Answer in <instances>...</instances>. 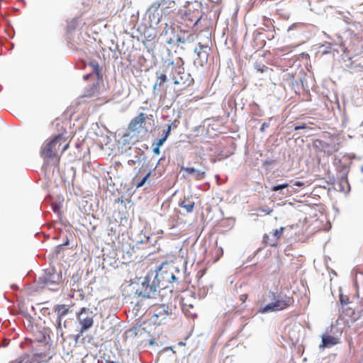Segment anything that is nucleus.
<instances>
[{"label":"nucleus","instance_id":"obj_35","mask_svg":"<svg viewBox=\"0 0 363 363\" xmlns=\"http://www.w3.org/2000/svg\"><path fill=\"white\" fill-rule=\"evenodd\" d=\"M57 207H55V208H54V211H55V212H56V211H57Z\"/></svg>","mask_w":363,"mask_h":363},{"label":"nucleus","instance_id":"obj_23","mask_svg":"<svg viewBox=\"0 0 363 363\" xmlns=\"http://www.w3.org/2000/svg\"><path fill=\"white\" fill-rule=\"evenodd\" d=\"M10 363H31V362L28 357H23L13 360Z\"/></svg>","mask_w":363,"mask_h":363},{"label":"nucleus","instance_id":"obj_29","mask_svg":"<svg viewBox=\"0 0 363 363\" xmlns=\"http://www.w3.org/2000/svg\"><path fill=\"white\" fill-rule=\"evenodd\" d=\"M268 126H269V125L267 123H264L260 128V130L263 132L265 128H267Z\"/></svg>","mask_w":363,"mask_h":363},{"label":"nucleus","instance_id":"obj_25","mask_svg":"<svg viewBox=\"0 0 363 363\" xmlns=\"http://www.w3.org/2000/svg\"><path fill=\"white\" fill-rule=\"evenodd\" d=\"M304 185V184L303 182H296L294 185L291 186V189L293 190H296V187H301Z\"/></svg>","mask_w":363,"mask_h":363},{"label":"nucleus","instance_id":"obj_36","mask_svg":"<svg viewBox=\"0 0 363 363\" xmlns=\"http://www.w3.org/2000/svg\"><path fill=\"white\" fill-rule=\"evenodd\" d=\"M362 304H363V298H362Z\"/></svg>","mask_w":363,"mask_h":363},{"label":"nucleus","instance_id":"obj_22","mask_svg":"<svg viewBox=\"0 0 363 363\" xmlns=\"http://www.w3.org/2000/svg\"><path fill=\"white\" fill-rule=\"evenodd\" d=\"M150 172H148L141 180L140 182H139L137 184H136V187L137 188H140V187H142L145 183L146 182V181L148 179V178L150 177Z\"/></svg>","mask_w":363,"mask_h":363},{"label":"nucleus","instance_id":"obj_14","mask_svg":"<svg viewBox=\"0 0 363 363\" xmlns=\"http://www.w3.org/2000/svg\"><path fill=\"white\" fill-rule=\"evenodd\" d=\"M157 79L153 86V90L155 92L160 91L162 85L167 82V77L166 74L157 72Z\"/></svg>","mask_w":363,"mask_h":363},{"label":"nucleus","instance_id":"obj_8","mask_svg":"<svg viewBox=\"0 0 363 363\" xmlns=\"http://www.w3.org/2000/svg\"><path fill=\"white\" fill-rule=\"evenodd\" d=\"M161 4L158 1L154 2L148 9L147 13L152 23L158 24L162 18V13L159 11Z\"/></svg>","mask_w":363,"mask_h":363},{"label":"nucleus","instance_id":"obj_1","mask_svg":"<svg viewBox=\"0 0 363 363\" xmlns=\"http://www.w3.org/2000/svg\"><path fill=\"white\" fill-rule=\"evenodd\" d=\"M69 147L66 140L62 135H58L50 140L45 141L40 150L41 156L43 158L59 157V152L62 154Z\"/></svg>","mask_w":363,"mask_h":363},{"label":"nucleus","instance_id":"obj_2","mask_svg":"<svg viewBox=\"0 0 363 363\" xmlns=\"http://www.w3.org/2000/svg\"><path fill=\"white\" fill-rule=\"evenodd\" d=\"M94 316V311L89 308H82L77 313L76 317L80 325V333L82 334L93 326Z\"/></svg>","mask_w":363,"mask_h":363},{"label":"nucleus","instance_id":"obj_27","mask_svg":"<svg viewBox=\"0 0 363 363\" xmlns=\"http://www.w3.org/2000/svg\"><path fill=\"white\" fill-rule=\"evenodd\" d=\"M308 128V126L306 125H297L294 128L296 130H301V129H306Z\"/></svg>","mask_w":363,"mask_h":363},{"label":"nucleus","instance_id":"obj_15","mask_svg":"<svg viewBox=\"0 0 363 363\" xmlns=\"http://www.w3.org/2000/svg\"><path fill=\"white\" fill-rule=\"evenodd\" d=\"M337 344L336 338L330 335H323L320 347H328Z\"/></svg>","mask_w":363,"mask_h":363},{"label":"nucleus","instance_id":"obj_21","mask_svg":"<svg viewBox=\"0 0 363 363\" xmlns=\"http://www.w3.org/2000/svg\"><path fill=\"white\" fill-rule=\"evenodd\" d=\"M62 321V319L57 318L56 329H57V335L63 337Z\"/></svg>","mask_w":363,"mask_h":363},{"label":"nucleus","instance_id":"obj_4","mask_svg":"<svg viewBox=\"0 0 363 363\" xmlns=\"http://www.w3.org/2000/svg\"><path fill=\"white\" fill-rule=\"evenodd\" d=\"M160 283L155 279L152 284H150L149 277H147L142 283V289L137 290V294L145 298H155L158 295Z\"/></svg>","mask_w":363,"mask_h":363},{"label":"nucleus","instance_id":"obj_11","mask_svg":"<svg viewBox=\"0 0 363 363\" xmlns=\"http://www.w3.org/2000/svg\"><path fill=\"white\" fill-rule=\"evenodd\" d=\"M182 169L191 175L196 180H201L206 177V172L201 169H196L194 167H182Z\"/></svg>","mask_w":363,"mask_h":363},{"label":"nucleus","instance_id":"obj_3","mask_svg":"<svg viewBox=\"0 0 363 363\" xmlns=\"http://www.w3.org/2000/svg\"><path fill=\"white\" fill-rule=\"evenodd\" d=\"M42 279L45 286L50 290H55L56 286L62 281V274L60 272H57L55 269L50 268L45 271Z\"/></svg>","mask_w":363,"mask_h":363},{"label":"nucleus","instance_id":"obj_30","mask_svg":"<svg viewBox=\"0 0 363 363\" xmlns=\"http://www.w3.org/2000/svg\"><path fill=\"white\" fill-rule=\"evenodd\" d=\"M177 40L182 43H184L186 42V40L184 38L179 36L177 38Z\"/></svg>","mask_w":363,"mask_h":363},{"label":"nucleus","instance_id":"obj_37","mask_svg":"<svg viewBox=\"0 0 363 363\" xmlns=\"http://www.w3.org/2000/svg\"><path fill=\"white\" fill-rule=\"evenodd\" d=\"M362 172H363V167H362Z\"/></svg>","mask_w":363,"mask_h":363},{"label":"nucleus","instance_id":"obj_13","mask_svg":"<svg viewBox=\"0 0 363 363\" xmlns=\"http://www.w3.org/2000/svg\"><path fill=\"white\" fill-rule=\"evenodd\" d=\"M175 279L176 277L172 272H161L155 275V279H157V282L167 281L171 283L173 282Z\"/></svg>","mask_w":363,"mask_h":363},{"label":"nucleus","instance_id":"obj_9","mask_svg":"<svg viewBox=\"0 0 363 363\" xmlns=\"http://www.w3.org/2000/svg\"><path fill=\"white\" fill-rule=\"evenodd\" d=\"M209 50L210 48L207 45H201V43H199V48H196L194 50V52L197 55L196 61H198V63L203 66L205 63L207 62L208 55H209Z\"/></svg>","mask_w":363,"mask_h":363},{"label":"nucleus","instance_id":"obj_34","mask_svg":"<svg viewBox=\"0 0 363 363\" xmlns=\"http://www.w3.org/2000/svg\"><path fill=\"white\" fill-rule=\"evenodd\" d=\"M340 301H341L342 304H345V300H342V298H340Z\"/></svg>","mask_w":363,"mask_h":363},{"label":"nucleus","instance_id":"obj_31","mask_svg":"<svg viewBox=\"0 0 363 363\" xmlns=\"http://www.w3.org/2000/svg\"><path fill=\"white\" fill-rule=\"evenodd\" d=\"M267 69V67L263 66V67H262V68L259 69L258 70H259V72H264Z\"/></svg>","mask_w":363,"mask_h":363},{"label":"nucleus","instance_id":"obj_17","mask_svg":"<svg viewBox=\"0 0 363 363\" xmlns=\"http://www.w3.org/2000/svg\"><path fill=\"white\" fill-rule=\"evenodd\" d=\"M90 66L92 68V72L90 73L89 74L84 75V80H86L90 76H94V75L96 76L97 78L100 77V76H99L100 75V68H99L98 62L96 61H92L90 63Z\"/></svg>","mask_w":363,"mask_h":363},{"label":"nucleus","instance_id":"obj_10","mask_svg":"<svg viewBox=\"0 0 363 363\" xmlns=\"http://www.w3.org/2000/svg\"><path fill=\"white\" fill-rule=\"evenodd\" d=\"M285 228L281 227L279 229L274 230L272 233V238H270L269 235H265L264 236V240L266 244L270 246H275L277 243V240L281 238L283 234Z\"/></svg>","mask_w":363,"mask_h":363},{"label":"nucleus","instance_id":"obj_20","mask_svg":"<svg viewBox=\"0 0 363 363\" xmlns=\"http://www.w3.org/2000/svg\"><path fill=\"white\" fill-rule=\"evenodd\" d=\"M171 132V126L169 125L166 130L164 131V135L162 138H160L157 143V145L158 146H162L164 143L166 141L167 138L169 137Z\"/></svg>","mask_w":363,"mask_h":363},{"label":"nucleus","instance_id":"obj_26","mask_svg":"<svg viewBox=\"0 0 363 363\" xmlns=\"http://www.w3.org/2000/svg\"><path fill=\"white\" fill-rule=\"evenodd\" d=\"M259 211L264 213L266 215H269L272 213V210L270 209L269 208H261L259 209Z\"/></svg>","mask_w":363,"mask_h":363},{"label":"nucleus","instance_id":"obj_18","mask_svg":"<svg viewBox=\"0 0 363 363\" xmlns=\"http://www.w3.org/2000/svg\"><path fill=\"white\" fill-rule=\"evenodd\" d=\"M50 359L45 353H37L34 354L33 361L37 363L45 362L47 363L48 360Z\"/></svg>","mask_w":363,"mask_h":363},{"label":"nucleus","instance_id":"obj_5","mask_svg":"<svg viewBox=\"0 0 363 363\" xmlns=\"http://www.w3.org/2000/svg\"><path fill=\"white\" fill-rule=\"evenodd\" d=\"M292 303V298L289 296H284L278 298L275 302L267 304L263 308L259 309V312L266 313L273 311L283 310L290 306Z\"/></svg>","mask_w":363,"mask_h":363},{"label":"nucleus","instance_id":"obj_16","mask_svg":"<svg viewBox=\"0 0 363 363\" xmlns=\"http://www.w3.org/2000/svg\"><path fill=\"white\" fill-rule=\"evenodd\" d=\"M55 312L57 314V318L62 319L69 312V308L66 305H57L54 308Z\"/></svg>","mask_w":363,"mask_h":363},{"label":"nucleus","instance_id":"obj_24","mask_svg":"<svg viewBox=\"0 0 363 363\" xmlns=\"http://www.w3.org/2000/svg\"><path fill=\"white\" fill-rule=\"evenodd\" d=\"M289 186V184H279V185H277V186H274L272 190L273 191H277L279 190H281V189H284L286 187Z\"/></svg>","mask_w":363,"mask_h":363},{"label":"nucleus","instance_id":"obj_19","mask_svg":"<svg viewBox=\"0 0 363 363\" xmlns=\"http://www.w3.org/2000/svg\"><path fill=\"white\" fill-rule=\"evenodd\" d=\"M179 206L184 208L187 213H191L194 210V203L189 201H184L179 203Z\"/></svg>","mask_w":363,"mask_h":363},{"label":"nucleus","instance_id":"obj_28","mask_svg":"<svg viewBox=\"0 0 363 363\" xmlns=\"http://www.w3.org/2000/svg\"><path fill=\"white\" fill-rule=\"evenodd\" d=\"M156 145L157 146L155 147H154V149H153V152H154V153L159 155L160 153V146H158L157 144H156Z\"/></svg>","mask_w":363,"mask_h":363},{"label":"nucleus","instance_id":"obj_6","mask_svg":"<svg viewBox=\"0 0 363 363\" xmlns=\"http://www.w3.org/2000/svg\"><path fill=\"white\" fill-rule=\"evenodd\" d=\"M177 75L174 74L173 80L175 85L180 86L181 88H184L190 85L192 79H190V75L184 72V69L178 67L176 69Z\"/></svg>","mask_w":363,"mask_h":363},{"label":"nucleus","instance_id":"obj_7","mask_svg":"<svg viewBox=\"0 0 363 363\" xmlns=\"http://www.w3.org/2000/svg\"><path fill=\"white\" fill-rule=\"evenodd\" d=\"M146 118L145 114L143 113H140L133 118L128 125L129 130L134 133H139L143 123L145 122Z\"/></svg>","mask_w":363,"mask_h":363},{"label":"nucleus","instance_id":"obj_32","mask_svg":"<svg viewBox=\"0 0 363 363\" xmlns=\"http://www.w3.org/2000/svg\"><path fill=\"white\" fill-rule=\"evenodd\" d=\"M292 191H290L289 189L287 190V193L286 194H291Z\"/></svg>","mask_w":363,"mask_h":363},{"label":"nucleus","instance_id":"obj_33","mask_svg":"<svg viewBox=\"0 0 363 363\" xmlns=\"http://www.w3.org/2000/svg\"><path fill=\"white\" fill-rule=\"evenodd\" d=\"M340 301H341L342 304H345V300H342V298H340Z\"/></svg>","mask_w":363,"mask_h":363},{"label":"nucleus","instance_id":"obj_12","mask_svg":"<svg viewBox=\"0 0 363 363\" xmlns=\"http://www.w3.org/2000/svg\"><path fill=\"white\" fill-rule=\"evenodd\" d=\"M169 308L165 305H160L155 306L152 310L153 312V316L162 319H164L167 315H169Z\"/></svg>","mask_w":363,"mask_h":363}]
</instances>
